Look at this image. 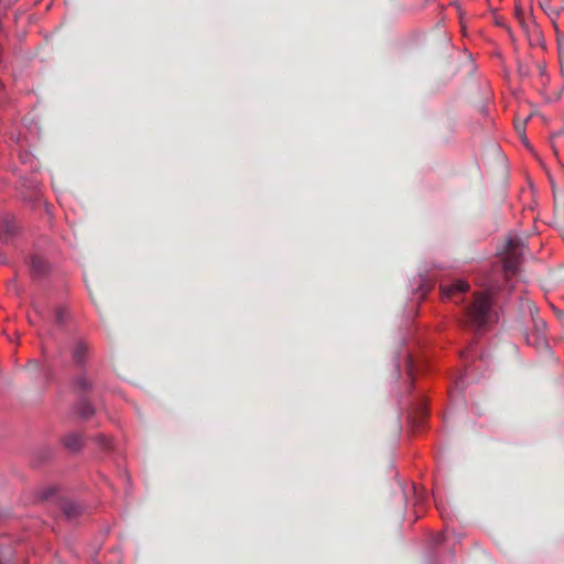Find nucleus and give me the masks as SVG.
<instances>
[{"instance_id":"1","label":"nucleus","mask_w":564,"mask_h":564,"mask_svg":"<svg viewBox=\"0 0 564 564\" xmlns=\"http://www.w3.org/2000/svg\"><path fill=\"white\" fill-rule=\"evenodd\" d=\"M484 292H475L470 301L464 306L462 324L475 332L484 330L489 324L496 322L497 314L492 308V299L500 291L497 281L489 279L481 282Z\"/></svg>"},{"instance_id":"2","label":"nucleus","mask_w":564,"mask_h":564,"mask_svg":"<svg viewBox=\"0 0 564 564\" xmlns=\"http://www.w3.org/2000/svg\"><path fill=\"white\" fill-rule=\"evenodd\" d=\"M522 240L518 237H511L507 240L506 256L503 258L502 271L507 278L514 275L522 259Z\"/></svg>"},{"instance_id":"3","label":"nucleus","mask_w":564,"mask_h":564,"mask_svg":"<svg viewBox=\"0 0 564 564\" xmlns=\"http://www.w3.org/2000/svg\"><path fill=\"white\" fill-rule=\"evenodd\" d=\"M469 290V284L466 281L457 280L449 284L441 285V294L444 300H449L455 303L463 301L462 296Z\"/></svg>"},{"instance_id":"4","label":"nucleus","mask_w":564,"mask_h":564,"mask_svg":"<svg viewBox=\"0 0 564 564\" xmlns=\"http://www.w3.org/2000/svg\"><path fill=\"white\" fill-rule=\"evenodd\" d=\"M532 321L534 324V330L535 334L532 336H527L528 343L534 345V346H544L546 345V337H545V329H546V323L534 315V313L531 311Z\"/></svg>"},{"instance_id":"5","label":"nucleus","mask_w":564,"mask_h":564,"mask_svg":"<svg viewBox=\"0 0 564 564\" xmlns=\"http://www.w3.org/2000/svg\"><path fill=\"white\" fill-rule=\"evenodd\" d=\"M89 352L88 344L85 340L77 339L72 349V359L77 366L84 365Z\"/></svg>"},{"instance_id":"6","label":"nucleus","mask_w":564,"mask_h":564,"mask_svg":"<svg viewBox=\"0 0 564 564\" xmlns=\"http://www.w3.org/2000/svg\"><path fill=\"white\" fill-rule=\"evenodd\" d=\"M17 225L15 221L11 218L3 217L0 218V239L3 241H8L15 232Z\"/></svg>"},{"instance_id":"7","label":"nucleus","mask_w":564,"mask_h":564,"mask_svg":"<svg viewBox=\"0 0 564 564\" xmlns=\"http://www.w3.org/2000/svg\"><path fill=\"white\" fill-rule=\"evenodd\" d=\"M30 270L33 275L43 276L48 271V264L40 256H33L30 261Z\"/></svg>"},{"instance_id":"8","label":"nucleus","mask_w":564,"mask_h":564,"mask_svg":"<svg viewBox=\"0 0 564 564\" xmlns=\"http://www.w3.org/2000/svg\"><path fill=\"white\" fill-rule=\"evenodd\" d=\"M61 509L69 521L75 520L83 512V507L80 505L68 500L62 503Z\"/></svg>"},{"instance_id":"9","label":"nucleus","mask_w":564,"mask_h":564,"mask_svg":"<svg viewBox=\"0 0 564 564\" xmlns=\"http://www.w3.org/2000/svg\"><path fill=\"white\" fill-rule=\"evenodd\" d=\"M63 444L68 451L76 453L83 447V437L73 432L64 436Z\"/></svg>"},{"instance_id":"10","label":"nucleus","mask_w":564,"mask_h":564,"mask_svg":"<svg viewBox=\"0 0 564 564\" xmlns=\"http://www.w3.org/2000/svg\"><path fill=\"white\" fill-rule=\"evenodd\" d=\"M75 411L79 414L80 417L87 420L91 417L95 413V409L91 403L86 398H80L75 404Z\"/></svg>"},{"instance_id":"11","label":"nucleus","mask_w":564,"mask_h":564,"mask_svg":"<svg viewBox=\"0 0 564 564\" xmlns=\"http://www.w3.org/2000/svg\"><path fill=\"white\" fill-rule=\"evenodd\" d=\"M69 319V312L65 307H57L55 311V323L58 326H64Z\"/></svg>"},{"instance_id":"12","label":"nucleus","mask_w":564,"mask_h":564,"mask_svg":"<svg viewBox=\"0 0 564 564\" xmlns=\"http://www.w3.org/2000/svg\"><path fill=\"white\" fill-rule=\"evenodd\" d=\"M75 387L84 392V391H88L93 388V383L91 381L86 377V375H82L79 377L76 378L75 380Z\"/></svg>"},{"instance_id":"13","label":"nucleus","mask_w":564,"mask_h":564,"mask_svg":"<svg viewBox=\"0 0 564 564\" xmlns=\"http://www.w3.org/2000/svg\"><path fill=\"white\" fill-rule=\"evenodd\" d=\"M529 118L520 119L519 117L514 120V129L522 137V140L525 145H528V141L525 138V124Z\"/></svg>"},{"instance_id":"14","label":"nucleus","mask_w":564,"mask_h":564,"mask_svg":"<svg viewBox=\"0 0 564 564\" xmlns=\"http://www.w3.org/2000/svg\"><path fill=\"white\" fill-rule=\"evenodd\" d=\"M95 441L101 448L108 449L111 446L110 437L106 436L105 434H98Z\"/></svg>"},{"instance_id":"15","label":"nucleus","mask_w":564,"mask_h":564,"mask_svg":"<svg viewBox=\"0 0 564 564\" xmlns=\"http://www.w3.org/2000/svg\"><path fill=\"white\" fill-rule=\"evenodd\" d=\"M443 541H444V534H443V533H441V532H440V533L434 534V535H433V538H432V543H433L434 545H440V544H442V543H443Z\"/></svg>"}]
</instances>
